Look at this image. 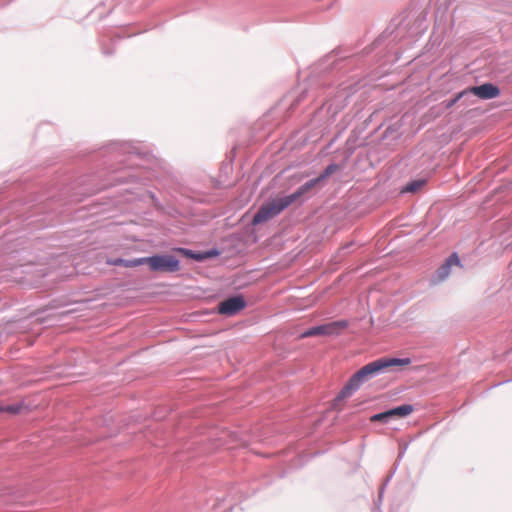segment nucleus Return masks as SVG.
Here are the masks:
<instances>
[{"instance_id":"obj_15","label":"nucleus","mask_w":512,"mask_h":512,"mask_svg":"<svg viewBox=\"0 0 512 512\" xmlns=\"http://www.w3.org/2000/svg\"><path fill=\"white\" fill-rule=\"evenodd\" d=\"M465 94H468V91L465 90V91H462L459 94H457L454 99H452L450 102L447 103V105H446L447 108L452 107Z\"/></svg>"},{"instance_id":"obj_7","label":"nucleus","mask_w":512,"mask_h":512,"mask_svg":"<svg viewBox=\"0 0 512 512\" xmlns=\"http://www.w3.org/2000/svg\"><path fill=\"white\" fill-rule=\"evenodd\" d=\"M338 169H339V166L337 164H330L329 166H327V168L325 169L323 174H321L319 177H317L315 179H312V180L306 182L304 185L299 187L297 190L303 196L308 191H310L312 188H314L320 181L324 180L326 177L333 174Z\"/></svg>"},{"instance_id":"obj_8","label":"nucleus","mask_w":512,"mask_h":512,"mask_svg":"<svg viewBox=\"0 0 512 512\" xmlns=\"http://www.w3.org/2000/svg\"><path fill=\"white\" fill-rule=\"evenodd\" d=\"M460 259L457 253L450 255L444 264H442L437 271V278L439 281L445 280L449 274L452 266H460Z\"/></svg>"},{"instance_id":"obj_6","label":"nucleus","mask_w":512,"mask_h":512,"mask_svg":"<svg viewBox=\"0 0 512 512\" xmlns=\"http://www.w3.org/2000/svg\"><path fill=\"white\" fill-rule=\"evenodd\" d=\"M468 93L474 94L481 99H492L500 94L498 87L491 83H485L480 86H475L467 89Z\"/></svg>"},{"instance_id":"obj_12","label":"nucleus","mask_w":512,"mask_h":512,"mask_svg":"<svg viewBox=\"0 0 512 512\" xmlns=\"http://www.w3.org/2000/svg\"><path fill=\"white\" fill-rule=\"evenodd\" d=\"M423 180H416L406 185V187L402 190L403 192H416L424 185Z\"/></svg>"},{"instance_id":"obj_14","label":"nucleus","mask_w":512,"mask_h":512,"mask_svg":"<svg viewBox=\"0 0 512 512\" xmlns=\"http://www.w3.org/2000/svg\"><path fill=\"white\" fill-rule=\"evenodd\" d=\"M388 419H390V417L388 416V412L385 411V412L373 415L370 418V421L371 422H379V421H387Z\"/></svg>"},{"instance_id":"obj_13","label":"nucleus","mask_w":512,"mask_h":512,"mask_svg":"<svg viewBox=\"0 0 512 512\" xmlns=\"http://www.w3.org/2000/svg\"><path fill=\"white\" fill-rule=\"evenodd\" d=\"M177 251L184 254L185 256H187L189 258L196 259V260H203L206 258V256L203 254H195L191 250H187L184 248H179Z\"/></svg>"},{"instance_id":"obj_1","label":"nucleus","mask_w":512,"mask_h":512,"mask_svg":"<svg viewBox=\"0 0 512 512\" xmlns=\"http://www.w3.org/2000/svg\"><path fill=\"white\" fill-rule=\"evenodd\" d=\"M411 364L410 358H387L383 357L373 362L368 363L358 370L344 386L338 396L334 399L333 407L341 410L343 405L342 402L346 398L350 397L355 390H357L363 380L367 377L376 374L384 369L394 366H408Z\"/></svg>"},{"instance_id":"obj_3","label":"nucleus","mask_w":512,"mask_h":512,"mask_svg":"<svg viewBox=\"0 0 512 512\" xmlns=\"http://www.w3.org/2000/svg\"><path fill=\"white\" fill-rule=\"evenodd\" d=\"M138 263L147 264L151 271L176 272L180 269L179 261L172 255H155L142 257Z\"/></svg>"},{"instance_id":"obj_4","label":"nucleus","mask_w":512,"mask_h":512,"mask_svg":"<svg viewBox=\"0 0 512 512\" xmlns=\"http://www.w3.org/2000/svg\"><path fill=\"white\" fill-rule=\"evenodd\" d=\"M347 322L344 320L341 321H334L330 322L324 325L312 327L308 329L307 331L303 332L300 335V338H307V337H313V336H320V335H338L340 334L346 327Z\"/></svg>"},{"instance_id":"obj_9","label":"nucleus","mask_w":512,"mask_h":512,"mask_svg":"<svg viewBox=\"0 0 512 512\" xmlns=\"http://www.w3.org/2000/svg\"><path fill=\"white\" fill-rule=\"evenodd\" d=\"M414 411V408L410 404H405L393 409L388 410V416L392 417H406Z\"/></svg>"},{"instance_id":"obj_10","label":"nucleus","mask_w":512,"mask_h":512,"mask_svg":"<svg viewBox=\"0 0 512 512\" xmlns=\"http://www.w3.org/2000/svg\"><path fill=\"white\" fill-rule=\"evenodd\" d=\"M138 261H142V258H137L133 260H124L121 258H117L113 260H108L107 263L113 266L137 267L142 265V263H138Z\"/></svg>"},{"instance_id":"obj_11","label":"nucleus","mask_w":512,"mask_h":512,"mask_svg":"<svg viewBox=\"0 0 512 512\" xmlns=\"http://www.w3.org/2000/svg\"><path fill=\"white\" fill-rule=\"evenodd\" d=\"M23 405L21 403H12L0 406V412H6L10 414H18L22 411Z\"/></svg>"},{"instance_id":"obj_2","label":"nucleus","mask_w":512,"mask_h":512,"mask_svg":"<svg viewBox=\"0 0 512 512\" xmlns=\"http://www.w3.org/2000/svg\"><path fill=\"white\" fill-rule=\"evenodd\" d=\"M302 195L296 190L291 195L274 199L260 207L258 212L253 217V224L257 225L263 223L276 215L282 212L286 207H288L293 202L297 201L301 198Z\"/></svg>"},{"instance_id":"obj_5","label":"nucleus","mask_w":512,"mask_h":512,"mask_svg":"<svg viewBox=\"0 0 512 512\" xmlns=\"http://www.w3.org/2000/svg\"><path fill=\"white\" fill-rule=\"evenodd\" d=\"M246 302L242 296H235L222 301L218 305V312L223 315L232 316L244 309Z\"/></svg>"}]
</instances>
